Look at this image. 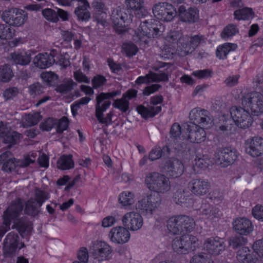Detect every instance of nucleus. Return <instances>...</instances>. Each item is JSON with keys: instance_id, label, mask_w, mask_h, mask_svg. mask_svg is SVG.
I'll use <instances>...</instances> for the list:
<instances>
[{"instance_id": "obj_50", "label": "nucleus", "mask_w": 263, "mask_h": 263, "mask_svg": "<svg viewBox=\"0 0 263 263\" xmlns=\"http://www.w3.org/2000/svg\"><path fill=\"white\" fill-rule=\"evenodd\" d=\"M190 263H211L208 254L201 252L194 255L190 260Z\"/></svg>"}, {"instance_id": "obj_21", "label": "nucleus", "mask_w": 263, "mask_h": 263, "mask_svg": "<svg viewBox=\"0 0 263 263\" xmlns=\"http://www.w3.org/2000/svg\"><path fill=\"white\" fill-rule=\"evenodd\" d=\"M14 35V30L10 26L5 24H0V39L6 40L9 47L13 48L25 42L22 37L15 38L10 40Z\"/></svg>"}, {"instance_id": "obj_52", "label": "nucleus", "mask_w": 263, "mask_h": 263, "mask_svg": "<svg viewBox=\"0 0 263 263\" xmlns=\"http://www.w3.org/2000/svg\"><path fill=\"white\" fill-rule=\"evenodd\" d=\"M212 71L209 69L197 70L192 73V75L199 79H208L212 77Z\"/></svg>"}, {"instance_id": "obj_62", "label": "nucleus", "mask_w": 263, "mask_h": 263, "mask_svg": "<svg viewBox=\"0 0 263 263\" xmlns=\"http://www.w3.org/2000/svg\"><path fill=\"white\" fill-rule=\"evenodd\" d=\"M161 87L160 84H153L151 86L145 87L143 89V94L144 96H149L156 92Z\"/></svg>"}, {"instance_id": "obj_60", "label": "nucleus", "mask_w": 263, "mask_h": 263, "mask_svg": "<svg viewBox=\"0 0 263 263\" xmlns=\"http://www.w3.org/2000/svg\"><path fill=\"white\" fill-rule=\"evenodd\" d=\"M153 82H167L168 81L167 74L164 72L161 73H153L151 72Z\"/></svg>"}, {"instance_id": "obj_64", "label": "nucleus", "mask_w": 263, "mask_h": 263, "mask_svg": "<svg viewBox=\"0 0 263 263\" xmlns=\"http://www.w3.org/2000/svg\"><path fill=\"white\" fill-rule=\"evenodd\" d=\"M18 93V90L15 87L7 89L3 93L4 97L6 100L13 98Z\"/></svg>"}, {"instance_id": "obj_23", "label": "nucleus", "mask_w": 263, "mask_h": 263, "mask_svg": "<svg viewBox=\"0 0 263 263\" xmlns=\"http://www.w3.org/2000/svg\"><path fill=\"white\" fill-rule=\"evenodd\" d=\"M108 237L113 242L124 244L128 241L130 234L124 226H119L112 228L109 233Z\"/></svg>"}, {"instance_id": "obj_38", "label": "nucleus", "mask_w": 263, "mask_h": 263, "mask_svg": "<svg viewBox=\"0 0 263 263\" xmlns=\"http://www.w3.org/2000/svg\"><path fill=\"white\" fill-rule=\"evenodd\" d=\"M223 123L219 126V129L227 135L234 134L236 129L237 125L233 118H224Z\"/></svg>"}, {"instance_id": "obj_47", "label": "nucleus", "mask_w": 263, "mask_h": 263, "mask_svg": "<svg viewBox=\"0 0 263 263\" xmlns=\"http://www.w3.org/2000/svg\"><path fill=\"white\" fill-rule=\"evenodd\" d=\"M183 35V34L181 31H172L167 35L166 40L172 44H177L179 48Z\"/></svg>"}, {"instance_id": "obj_16", "label": "nucleus", "mask_w": 263, "mask_h": 263, "mask_svg": "<svg viewBox=\"0 0 263 263\" xmlns=\"http://www.w3.org/2000/svg\"><path fill=\"white\" fill-rule=\"evenodd\" d=\"M161 203L160 196L158 194L151 193L138 201L137 208L142 212L152 214L153 211L158 208Z\"/></svg>"}, {"instance_id": "obj_26", "label": "nucleus", "mask_w": 263, "mask_h": 263, "mask_svg": "<svg viewBox=\"0 0 263 263\" xmlns=\"http://www.w3.org/2000/svg\"><path fill=\"white\" fill-rule=\"evenodd\" d=\"M164 169L168 176L175 178L182 174L184 166L182 162L178 159L172 158L166 161Z\"/></svg>"}, {"instance_id": "obj_56", "label": "nucleus", "mask_w": 263, "mask_h": 263, "mask_svg": "<svg viewBox=\"0 0 263 263\" xmlns=\"http://www.w3.org/2000/svg\"><path fill=\"white\" fill-rule=\"evenodd\" d=\"M29 90L30 94L33 97L39 95L44 91L43 87L39 83L30 85L29 87Z\"/></svg>"}, {"instance_id": "obj_4", "label": "nucleus", "mask_w": 263, "mask_h": 263, "mask_svg": "<svg viewBox=\"0 0 263 263\" xmlns=\"http://www.w3.org/2000/svg\"><path fill=\"white\" fill-rule=\"evenodd\" d=\"M158 24L157 21L152 19L141 22L138 31L136 32V36H134V40L147 44L148 39L157 37L161 32Z\"/></svg>"}, {"instance_id": "obj_29", "label": "nucleus", "mask_w": 263, "mask_h": 263, "mask_svg": "<svg viewBox=\"0 0 263 263\" xmlns=\"http://www.w3.org/2000/svg\"><path fill=\"white\" fill-rule=\"evenodd\" d=\"M233 226L235 231L240 235H247L253 230L252 222L245 217L236 219L233 222Z\"/></svg>"}, {"instance_id": "obj_32", "label": "nucleus", "mask_w": 263, "mask_h": 263, "mask_svg": "<svg viewBox=\"0 0 263 263\" xmlns=\"http://www.w3.org/2000/svg\"><path fill=\"white\" fill-rule=\"evenodd\" d=\"M92 5L95 9L97 10L95 14V18L98 23L100 24L103 27L107 26L108 23L106 21L107 8L105 4L101 1H95L92 2Z\"/></svg>"}, {"instance_id": "obj_31", "label": "nucleus", "mask_w": 263, "mask_h": 263, "mask_svg": "<svg viewBox=\"0 0 263 263\" xmlns=\"http://www.w3.org/2000/svg\"><path fill=\"white\" fill-rule=\"evenodd\" d=\"M8 60L15 64L21 65H28L31 61V53L29 51L18 50L11 54L8 58Z\"/></svg>"}, {"instance_id": "obj_43", "label": "nucleus", "mask_w": 263, "mask_h": 263, "mask_svg": "<svg viewBox=\"0 0 263 263\" xmlns=\"http://www.w3.org/2000/svg\"><path fill=\"white\" fill-rule=\"evenodd\" d=\"M119 201L123 206L131 205L134 202V195L130 192H123L119 196Z\"/></svg>"}, {"instance_id": "obj_35", "label": "nucleus", "mask_w": 263, "mask_h": 263, "mask_svg": "<svg viewBox=\"0 0 263 263\" xmlns=\"http://www.w3.org/2000/svg\"><path fill=\"white\" fill-rule=\"evenodd\" d=\"M170 153V149L168 146H164L162 148L160 147H155L149 153L148 159L153 161L161 157H167Z\"/></svg>"}, {"instance_id": "obj_58", "label": "nucleus", "mask_w": 263, "mask_h": 263, "mask_svg": "<svg viewBox=\"0 0 263 263\" xmlns=\"http://www.w3.org/2000/svg\"><path fill=\"white\" fill-rule=\"evenodd\" d=\"M252 215L256 219L263 221V206L256 205L252 209Z\"/></svg>"}, {"instance_id": "obj_33", "label": "nucleus", "mask_w": 263, "mask_h": 263, "mask_svg": "<svg viewBox=\"0 0 263 263\" xmlns=\"http://www.w3.org/2000/svg\"><path fill=\"white\" fill-rule=\"evenodd\" d=\"M103 94V92H101L97 95L96 98V115L98 114V117H100L102 112L105 111L111 105V101Z\"/></svg>"}, {"instance_id": "obj_2", "label": "nucleus", "mask_w": 263, "mask_h": 263, "mask_svg": "<svg viewBox=\"0 0 263 263\" xmlns=\"http://www.w3.org/2000/svg\"><path fill=\"white\" fill-rule=\"evenodd\" d=\"M194 219L186 215H178L170 218L167 222L169 232L173 235L190 232L195 228Z\"/></svg>"}, {"instance_id": "obj_45", "label": "nucleus", "mask_w": 263, "mask_h": 263, "mask_svg": "<svg viewBox=\"0 0 263 263\" xmlns=\"http://www.w3.org/2000/svg\"><path fill=\"white\" fill-rule=\"evenodd\" d=\"M112 106L122 112H126L129 109V102L122 96L121 99L115 100L112 103Z\"/></svg>"}, {"instance_id": "obj_1", "label": "nucleus", "mask_w": 263, "mask_h": 263, "mask_svg": "<svg viewBox=\"0 0 263 263\" xmlns=\"http://www.w3.org/2000/svg\"><path fill=\"white\" fill-rule=\"evenodd\" d=\"M23 203L21 199H17L12 202L7 209L4 212L3 223L0 227V239L4 234L10 229L12 222L13 224L12 229H16L23 237L29 235L32 230V224L25 218H19V216L23 210Z\"/></svg>"}, {"instance_id": "obj_57", "label": "nucleus", "mask_w": 263, "mask_h": 263, "mask_svg": "<svg viewBox=\"0 0 263 263\" xmlns=\"http://www.w3.org/2000/svg\"><path fill=\"white\" fill-rule=\"evenodd\" d=\"M252 247L254 251L259 256L263 257V239L256 241Z\"/></svg>"}, {"instance_id": "obj_61", "label": "nucleus", "mask_w": 263, "mask_h": 263, "mask_svg": "<svg viewBox=\"0 0 263 263\" xmlns=\"http://www.w3.org/2000/svg\"><path fill=\"white\" fill-rule=\"evenodd\" d=\"M210 164V160L205 157L204 156L202 158H198L195 159V165L201 168H207Z\"/></svg>"}, {"instance_id": "obj_9", "label": "nucleus", "mask_w": 263, "mask_h": 263, "mask_svg": "<svg viewBox=\"0 0 263 263\" xmlns=\"http://www.w3.org/2000/svg\"><path fill=\"white\" fill-rule=\"evenodd\" d=\"M244 107L233 106L230 109V114L237 127L242 129L249 128L253 123V119L250 114Z\"/></svg>"}, {"instance_id": "obj_41", "label": "nucleus", "mask_w": 263, "mask_h": 263, "mask_svg": "<svg viewBox=\"0 0 263 263\" xmlns=\"http://www.w3.org/2000/svg\"><path fill=\"white\" fill-rule=\"evenodd\" d=\"M41 78L47 85L49 86H54L57 83L58 80V76L51 71L42 73Z\"/></svg>"}, {"instance_id": "obj_46", "label": "nucleus", "mask_w": 263, "mask_h": 263, "mask_svg": "<svg viewBox=\"0 0 263 263\" xmlns=\"http://www.w3.org/2000/svg\"><path fill=\"white\" fill-rule=\"evenodd\" d=\"M247 239L242 236L232 237L229 240V245L233 249H236L246 244Z\"/></svg>"}, {"instance_id": "obj_34", "label": "nucleus", "mask_w": 263, "mask_h": 263, "mask_svg": "<svg viewBox=\"0 0 263 263\" xmlns=\"http://www.w3.org/2000/svg\"><path fill=\"white\" fill-rule=\"evenodd\" d=\"M237 47L236 44L226 43L219 45L216 49V57L220 60H224L227 58L228 54L232 51H234Z\"/></svg>"}, {"instance_id": "obj_63", "label": "nucleus", "mask_w": 263, "mask_h": 263, "mask_svg": "<svg viewBox=\"0 0 263 263\" xmlns=\"http://www.w3.org/2000/svg\"><path fill=\"white\" fill-rule=\"evenodd\" d=\"M151 82H153L151 72L144 76L139 77L135 81L136 84L138 85L142 84H148Z\"/></svg>"}, {"instance_id": "obj_36", "label": "nucleus", "mask_w": 263, "mask_h": 263, "mask_svg": "<svg viewBox=\"0 0 263 263\" xmlns=\"http://www.w3.org/2000/svg\"><path fill=\"white\" fill-rule=\"evenodd\" d=\"M254 14V13L253 10L248 7L238 9L234 12V18L238 21L250 20L253 17Z\"/></svg>"}, {"instance_id": "obj_40", "label": "nucleus", "mask_w": 263, "mask_h": 263, "mask_svg": "<svg viewBox=\"0 0 263 263\" xmlns=\"http://www.w3.org/2000/svg\"><path fill=\"white\" fill-rule=\"evenodd\" d=\"M13 77V73L9 65L0 66V81L7 82Z\"/></svg>"}, {"instance_id": "obj_8", "label": "nucleus", "mask_w": 263, "mask_h": 263, "mask_svg": "<svg viewBox=\"0 0 263 263\" xmlns=\"http://www.w3.org/2000/svg\"><path fill=\"white\" fill-rule=\"evenodd\" d=\"M133 17V15L129 13V10L124 7L117 8L111 15L114 27L119 33L125 31V27L132 22Z\"/></svg>"}, {"instance_id": "obj_22", "label": "nucleus", "mask_w": 263, "mask_h": 263, "mask_svg": "<svg viewBox=\"0 0 263 263\" xmlns=\"http://www.w3.org/2000/svg\"><path fill=\"white\" fill-rule=\"evenodd\" d=\"M246 151L253 157L263 154V139L260 137H254L246 141Z\"/></svg>"}, {"instance_id": "obj_44", "label": "nucleus", "mask_w": 263, "mask_h": 263, "mask_svg": "<svg viewBox=\"0 0 263 263\" xmlns=\"http://www.w3.org/2000/svg\"><path fill=\"white\" fill-rule=\"evenodd\" d=\"M42 118L40 113L33 112L27 115L24 120L26 125L31 126L37 124Z\"/></svg>"}, {"instance_id": "obj_6", "label": "nucleus", "mask_w": 263, "mask_h": 263, "mask_svg": "<svg viewBox=\"0 0 263 263\" xmlns=\"http://www.w3.org/2000/svg\"><path fill=\"white\" fill-rule=\"evenodd\" d=\"M243 107L250 110L253 116L263 114V95L258 92H252L245 95L241 99Z\"/></svg>"}, {"instance_id": "obj_19", "label": "nucleus", "mask_w": 263, "mask_h": 263, "mask_svg": "<svg viewBox=\"0 0 263 263\" xmlns=\"http://www.w3.org/2000/svg\"><path fill=\"white\" fill-rule=\"evenodd\" d=\"M225 243L223 238L213 236L206 238L203 243V248L209 254L218 255L225 250Z\"/></svg>"}, {"instance_id": "obj_25", "label": "nucleus", "mask_w": 263, "mask_h": 263, "mask_svg": "<svg viewBox=\"0 0 263 263\" xmlns=\"http://www.w3.org/2000/svg\"><path fill=\"white\" fill-rule=\"evenodd\" d=\"M191 237L194 239L193 237L187 235L176 237L172 242L174 251L178 254H187L192 248Z\"/></svg>"}, {"instance_id": "obj_53", "label": "nucleus", "mask_w": 263, "mask_h": 263, "mask_svg": "<svg viewBox=\"0 0 263 263\" xmlns=\"http://www.w3.org/2000/svg\"><path fill=\"white\" fill-rule=\"evenodd\" d=\"M69 125V121L68 119L64 117L60 120H57L56 127L58 133H62L64 130L67 129Z\"/></svg>"}, {"instance_id": "obj_15", "label": "nucleus", "mask_w": 263, "mask_h": 263, "mask_svg": "<svg viewBox=\"0 0 263 263\" xmlns=\"http://www.w3.org/2000/svg\"><path fill=\"white\" fill-rule=\"evenodd\" d=\"M24 247L25 245L19 241L18 236L13 232H10L7 235L4 240V254L6 256H12Z\"/></svg>"}, {"instance_id": "obj_49", "label": "nucleus", "mask_w": 263, "mask_h": 263, "mask_svg": "<svg viewBox=\"0 0 263 263\" xmlns=\"http://www.w3.org/2000/svg\"><path fill=\"white\" fill-rule=\"evenodd\" d=\"M122 50L127 57H132L137 53L138 48L132 43H125L122 45Z\"/></svg>"}, {"instance_id": "obj_17", "label": "nucleus", "mask_w": 263, "mask_h": 263, "mask_svg": "<svg viewBox=\"0 0 263 263\" xmlns=\"http://www.w3.org/2000/svg\"><path fill=\"white\" fill-rule=\"evenodd\" d=\"M203 127L192 123H187L184 125V132L187 135L186 139L193 143H200L206 138V133Z\"/></svg>"}, {"instance_id": "obj_48", "label": "nucleus", "mask_w": 263, "mask_h": 263, "mask_svg": "<svg viewBox=\"0 0 263 263\" xmlns=\"http://www.w3.org/2000/svg\"><path fill=\"white\" fill-rule=\"evenodd\" d=\"M238 32V29L237 26L234 24H229L223 29L221 33L222 38H228L230 36L235 35Z\"/></svg>"}, {"instance_id": "obj_12", "label": "nucleus", "mask_w": 263, "mask_h": 263, "mask_svg": "<svg viewBox=\"0 0 263 263\" xmlns=\"http://www.w3.org/2000/svg\"><path fill=\"white\" fill-rule=\"evenodd\" d=\"M163 97L161 95L152 97L150 99V105L147 107L140 105L137 107L138 112L144 118H153L161 111V106H157L162 103Z\"/></svg>"}, {"instance_id": "obj_24", "label": "nucleus", "mask_w": 263, "mask_h": 263, "mask_svg": "<svg viewBox=\"0 0 263 263\" xmlns=\"http://www.w3.org/2000/svg\"><path fill=\"white\" fill-rule=\"evenodd\" d=\"M218 159L223 167L232 164L237 158V153L235 148L232 147L220 148L218 151Z\"/></svg>"}, {"instance_id": "obj_13", "label": "nucleus", "mask_w": 263, "mask_h": 263, "mask_svg": "<svg viewBox=\"0 0 263 263\" xmlns=\"http://www.w3.org/2000/svg\"><path fill=\"white\" fill-rule=\"evenodd\" d=\"M190 119L192 121L190 123L200 125L203 127L208 128L212 126L213 119L210 113L204 109L199 108L193 109L189 115Z\"/></svg>"}, {"instance_id": "obj_27", "label": "nucleus", "mask_w": 263, "mask_h": 263, "mask_svg": "<svg viewBox=\"0 0 263 263\" xmlns=\"http://www.w3.org/2000/svg\"><path fill=\"white\" fill-rule=\"evenodd\" d=\"M210 188V183L202 179H193L189 183V190L196 196L205 195L209 191Z\"/></svg>"}, {"instance_id": "obj_30", "label": "nucleus", "mask_w": 263, "mask_h": 263, "mask_svg": "<svg viewBox=\"0 0 263 263\" xmlns=\"http://www.w3.org/2000/svg\"><path fill=\"white\" fill-rule=\"evenodd\" d=\"M128 9L132 10L138 18L144 17L148 15L149 12L144 7V0H125Z\"/></svg>"}, {"instance_id": "obj_59", "label": "nucleus", "mask_w": 263, "mask_h": 263, "mask_svg": "<svg viewBox=\"0 0 263 263\" xmlns=\"http://www.w3.org/2000/svg\"><path fill=\"white\" fill-rule=\"evenodd\" d=\"M239 78V75L230 76L224 80V83L229 87L235 86L238 84Z\"/></svg>"}, {"instance_id": "obj_3", "label": "nucleus", "mask_w": 263, "mask_h": 263, "mask_svg": "<svg viewBox=\"0 0 263 263\" xmlns=\"http://www.w3.org/2000/svg\"><path fill=\"white\" fill-rule=\"evenodd\" d=\"M147 187L156 194H164L171 189L169 179L165 175L158 172H152L147 174L145 178Z\"/></svg>"}, {"instance_id": "obj_54", "label": "nucleus", "mask_w": 263, "mask_h": 263, "mask_svg": "<svg viewBox=\"0 0 263 263\" xmlns=\"http://www.w3.org/2000/svg\"><path fill=\"white\" fill-rule=\"evenodd\" d=\"M56 123L57 120L49 118L41 124L40 128L43 130L49 131L56 125Z\"/></svg>"}, {"instance_id": "obj_11", "label": "nucleus", "mask_w": 263, "mask_h": 263, "mask_svg": "<svg viewBox=\"0 0 263 263\" xmlns=\"http://www.w3.org/2000/svg\"><path fill=\"white\" fill-rule=\"evenodd\" d=\"M154 16L162 21H171L175 16L177 12L172 5L168 3H159L153 8Z\"/></svg>"}, {"instance_id": "obj_5", "label": "nucleus", "mask_w": 263, "mask_h": 263, "mask_svg": "<svg viewBox=\"0 0 263 263\" xmlns=\"http://www.w3.org/2000/svg\"><path fill=\"white\" fill-rule=\"evenodd\" d=\"M33 62L36 67L41 69L48 68L54 63H58L64 67L68 66L70 64L67 57L55 55L53 51L52 54L47 52L39 53L34 58Z\"/></svg>"}, {"instance_id": "obj_28", "label": "nucleus", "mask_w": 263, "mask_h": 263, "mask_svg": "<svg viewBox=\"0 0 263 263\" xmlns=\"http://www.w3.org/2000/svg\"><path fill=\"white\" fill-rule=\"evenodd\" d=\"M198 11L196 8H186L184 5H181L178 9V13L181 21L195 23L199 18Z\"/></svg>"}, {"instance_id": "obj_55", "label": "nucleus", "mask_w": 263, "mask_h": 263, "mask_svg": "<svg viewBox=\"0 0 263 263\" xmlns=\"http://www.w3.org/2000/svg\"><path fill=\"white\" fill-rule=\"evenodd\" d=\"M106 81L107 80L104 76L98 75L92 79V84L94 88L97 89L105 85Z\"/></svg>"}, {"instance_id": "obj_51", "label": "nucleus", "mask_w": 263, "mask_h": 263, "mask_svg": "<svg viewBox=\"0 0 263 263\" xmlns=\"http://www.w3.org/2000/svg\"><path fill=\"white\" fill-rule=\"evenodd\" d=\"M42 14L48 21L55 23L59 20L57 12L51 9L47 8L42 11Z\"/></svg>"}, {"instance_id": "obj_18", "label": "nucleus", "mask_w": 263, "mask_h": 263, "mask_svg": "<svg viewBox=\"0 0 263 263\" xmlns=\"http://www.w3.org/2000/svg\"><path fill=\"white\" fill-rule=\"evenodd\" d=\"M123 226L128 230L137 231L142 226L143 223V218L138 213L129 212L124 214L122 218Z\"/></svg>"}, {"instance_id": "obj_7", "label": "nucleus", "mask_w": 263, "mask_h": 263, "mask_svg": "<svg viewBox=\"0 0 263 263\" xmlns=\"http://www.w3.org/2000/svg\"><path fill=\"white\" fill-rule=\"evenodd\" d=\"M205 42V39L201 34L194 35L183 34L179 45V53L182 57L189 55L194 52L200 44Z\"/></svg>"}, {"instance_id": "obj_10", "label": "nucleus", "mask_w": 263, "mask_h": 263, "mask_svg": "<svg viewBox=\"0 0 263 263\" xmlns=\"http://www.w3.org/2000/svg\"><path fill=\"white\" fill-rule=\"evenodd\" d=\"M2 18L7 24L19 27L26 22L28 14L23 10L12 8L4 11L2 14Z\"/></svg>"}, {"instance_id": "obj_37", "label": "nucleus", "mask_w": 263, "mask_h": 263, "mask_svg": "<svg viewBox=\"0 0 263 263\" xmlns=\"http://www.w3.org/2000/svg\"><path fill=\"white\" fill-rule=\"evenodd\" d=\"M74 166V162L71 155H63L57 162V167L62 170H69Z\"/></svg>"}, {"instance_id": "obj_39", "label": "nucleus", "mask_w": 263, "mask_h": 263, "mask_svg": "<svg viewBox=\"0 0 263 263\" xmlns=\"http://www.w3.org/2000/svg\"><path fill=\"white\" fill-rule=\"evenodd\" d=\"M57 3L61 6H69L74 5L75 2L78 3V7L75 10V14L77 16L78 20H82V6L81 4L82 3V0H56Z\"/></svg>"}, {"instance_id": "obj_20", "label": "nucleus", "mask_w": 263, "mask_h": 263, "mask_svg": "<svg viewBox=\"0 0 263 263\" xmlns=\"http://www.w3.org/2000/svg\"><path fill=\"white\" fill-rule=\"evenodd\" d=\"M21 137V134L11 131L9 123L0 122V141L12 145L17 143Z\"/></svg>"}, {"instance_id": "obj_14", "label": "nucleus", "mask_w": 263, "mask_h": 263, "mask_svg": "<svg viewBox=\"0 0 263 263\" xmlns=\"http://www.w3.org/2000/svg\"><path fill=\"white\" fill-rule=\"evenodd\" d=\"M48 194L46 192L36 190L35 196L25 203L24 213L26 214L35 216L37 213V208L41 206L43 203L48 199Z\"/></svg>"}, {"instance_id": "obj_42", "label": "nucleus", "mask_w": 263, "mask_h": 263, "mask_svg": "<svg viewBox=\"0 0 263 263\" xmlns=\"http://www.w3.org/2000/svg\"><path fill=\"white\" fill-rule=\"evenodd\" d=\"M181 134L182 130L180 125L178 123H174L172 125L170 131V137L174 142L181 140V138H183V139H186V136L183 135L181 136Z\"/></svg>"}]
</instances>
